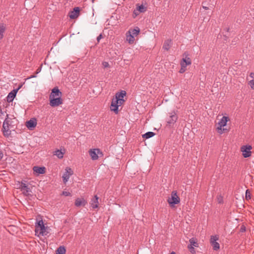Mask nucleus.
<instances>
[{
  "instance_id": "6",
  "label": "nucleus",
  "mask_w": 254,
  "mask_h": 254,
  "mask_svg": "<svg viewBox=\"0 0 254 254\" xmlns=\"http://www.w3.org/2000/svg\"><path fill=\"white\" fill-rule=\"evenodd\" d=\"M191 64V61L189 57V54L187 53H185L183 55V58L180 63L181 66L186 67L188 65H190Z\"/></svg>"
},
{
  "instance_id": "21",
  "label": "nucleus",
  "mask_w": 254,
  "mask_h": 254,
  "mask_svg": "<svg viewBox=\"0 0 254 254\" xmlns=\"http://www.w3.org/2000/svg\"><path fill=\"white\" fill-rule=\"evenodd\" d=\"M190 245L188 246V248L190 250L192 249L193 251H194V249L193 247H198V244L197 242L195 241L194 238H191L190 240Z\"/></svg>"
},
{
  "instance_id": "10",
  "label": "nucleus",
  "mask_w": 254,
  "mask_h": 254,
  "mask_svg": "<svg viewBox=\"0 0 254 254\" xmlns=\"http://www.w3.org/2000/svg\"><path fill=\"white\" fill-rule=\"evenodd\" d=\"M252 148V147L251 145L243 146L241 147V150L243 153V156L245 158L249 157L251 155L252 152L251 150Z\"/></svg>"
},
{
  "instance_id": "29",
  "label": "nucleus",
  "mask_w": 254,
  "mask_h": 254,
  "mask_svg": "<svg viewBox=\"0 0 254 254\" xmlns=\"http://www.w3.org/2000/svg\"><path fill=\"white\" fill-rule=\"evenodd\" d=\"M136 8L140 12V13L144 12L146 10V8L142 4L140 5H137Z\"/></svg>"
},
{
  "instance_id": "2",
  "label": "nucleus",
  "mask_w": 254,
  "mask_h": 254,
  "mask_svg": "<svg viewBox=\"0 0 254 254\" xmlns=\"http://www.w3.org/2000/svg\"><path fill=\"white\" fill-rule=\"evenodd\" d=\"M35 235L39 237L46 236L49 233V227L45 226L43 220H40L35 223Z\"/></svg>"
},
{
  "instance_id": "33",
  "label": "nucleus",
  "mask_w": 254,
  "mask_h": 254,
  "mask_svg": "<svg viewBox=\"0 0 254 254\" xmlns=\"http://www.w3.org/2000/svg\"><path fill=\"white\" fill-rule=\"evenodd\" d=\"M62 194H63V195H64L65 196L71 195V193L69 192L66 191H63Z\"/></svg>"
},
{
  "instance_id": "7",
  "label": "nucleus",
  "mask_w": 254,
  "mask_h": 254,
  "mask_svg": "<svg viewBox=\"0 0 254 254\" xmlns=\"http://www.w3.org/2000/svg\"><path fill=\"white\" fill-rule=\"evenodd\" d=\"M218 239L219 237L216 235L211 236L210 242L214 251H217L220 249L219 244L217 242Z\"/></svg>"
},
{
  "instance_id": "32",
  "label": "nucleus",
  "mask_w": 254,
  "mask_h": 254,
  "mask_svg": "<svg viewBox=\"0 0 254 254\" xmlns=\"http://www.w3.org/2000/svg\"><path fill=\"white\" fill-rule=\"evenodd\" d=\"M186 70V67L184 66H181V69L179 70V72L181 73H183L185 72Z\"/></svg>"
},
{
  "instance_id": "5",
  "label": "nucleus",
  "mask_w": 254,
  "mask_h": 254,
  "mask_svg": "<svg viewBox=\"0 0 254 254\" xmlns=\"http://www.w3.org/2000/svg\"><path fill=\"white\" fill-rule=\"evenodd\" d=\"M118 99L114 98L112 99L110 109L111 111H113L115 114H117L119 112V107L123 104L122 102H119Z\"/></svg>"
},
{
  "instance_id": "42",
  "label": "nucleus",
  "mask_w": 254,
  "mask_h": 254,
  "mask_svg": "<svg viewBox=\"0 0 254 254\" xmlns=\"http://www.w3.org/2000/svg\"><path fill=\"white\" fill-rule=\"evenodd\" d=\"M34 77H36V76H35V75H32V76H31L30 77H29V78H34Z\"/></svg>"
},
{
  "instance_id": "41",
  "label": "nucleus",
  "mask_w": 254,
  "mask_h": 254,
  "mask_svg": "<svg viewBox=\"0 0 254 254\" xmlns=\"http://www.w3.org/2000/svg\"><path fill=\"white\" fill-rule=\"evenodd\" d=\"M41 71V68H39L37 69L36 70V73H38L39 72H40Z\"/></svg>"
},
{
  "instance_id": "19",
  "label": "nucleus",
  "mask_w": 254,
  "mask_h": 254,
  "mask_svg": "<svg viewBox=\"0 0 254 254\" xmlns=\"http://www.w3.org/2000/svg\"><path fill=\"white\" fill-rule=\"evenodd\" d=\"M86 203V201L83 198H78L75 201V205L77 207L85 206Z\"/></svg>"
},
{
  "instance_id": "37",
  "label": "nucleus",
  "mask_w": 254,
  "mask_h": 254,
  "mask_svg": "<svg viewBox=\"0 0 254 254\" xmlns=\"http://www.w3.org/2000/svg\"><path fill=\"white\" fill-rule=\"evenodd\" d=\"M102 38V36L101 34L99 35L97 38V41L99 42V41L100 40V39Z\"/></svg>"
},
{
  "instance_id": "20",
  "label": "nucleus",
  "mask_w": 254,
  "mask_h": 254,
  "mask_svg": "<svg viewBox=\"0 0 254 254\" xmlns=\"http://www.w3.org/2000/svg\"><path fill=\"white\" fill-rule=\"evenodd\" d=\"M126 40L130 44H132L135 41L134 37L128 31L126 33Z\"/></svg>"
},
{
  "instance_id": "11",
  "label": "nucleus",
  "mask_w": 254,
  "mask_h": 254,
  "mask_svg": "<svg viewBox=\"0 0 254 254\" xmlns=\"http://www.w3.org/2000/svg\"><path fill=\"white\" fill-rule=\"evenodd\" d=\"M169 117L167 120V124L169 125H174L178 120V116L175 111L171 112L169 113Z\"/></svg>"
},
{
  "instance_id": "15",
  "label": "nucleus",
  "mask_w": 254,
  "mask_h": 254,
  "mask_svg": "<svg viewBox=\"0 0 254 254\" xmlns=\"http://www.w3.org/2000/svg\"><path fill=\"white\" fill-rule=\"evenodd\" d=\"M19 89V88L17 89H14L8 93L6 97L7 101L8 102H11L13 100Z\"/></svg>"
},
{
  "instance_id": "3",
  "label": "nucleus",
  "mask_w": 254,
  "mask_h": 254,
  "mask_svg": "<svg viewBox=\"0 0 254 254\" xmlns=\"http://www.w3.org/2000/svg\"><path fill=\"white\" fill-rule=\"evenodd\" d=\"M228 117L223 116L218 123L217 126L216 127V130H217L219 134H222L224 130H226L224 128L222 129V127L226 126L227 123L228 121Z\"/></svg>"
},
{
  "instance_id": "23",
  "label": "nucleus",
  "mask_w": 254,
  "mask_h": 254,
  "mask_svg": "<svg viewBox=\"0 0 254 254\" xmlns=\"http://www.w3.org/2000/svg\"><path fill=\"white\" fill-rule=\"evenodd\" d=\"M172 40L170 39H168L166 40L163 44V49L165 50L168 51L171 45H172Z\"/></svg>"
},
{
  "instance_id": "35",
  "label": "nucleus",
  "mask_w": 254,
  "mask_h": 254,
  "mask_svg": "<svg viewBox=\"0 0 254 254\" xmlns=\"http://www.w3.org/2000/svg\"><path fill=\"white\" fill-rule=\"evenodd\" d=\"M218 202L219 203H221L223 202V197L221 195L217 197Z\"/></svg>"
},
{
  "instance_id": "13",
  "label": "nucleus",
  "mask_w": 254,
  "mask_h": 254,
  "mask_svg": "<svg viewBox=\"0 0 254 254\" xmlns=\"http://www.w3.org/2000/svg\"><path fill=\"white\" fill-rule=\"evenodd\" d=\"M89 153L92 159L93 160H96L99 158L98 154L102 153L99 149H91L89 151Z\"/></svg>"
},
{
  "instance_id": "43",
  "label": "nucleus",
  "mask_w": 254,
  "mask_h": 254,
  "mask_svg": "<svg viewBox=\"0 0 254 254\" xmlns=\"http://www.w3.org/2000/svg\"><path fill=\"white\" fill-rule=\"evenodd\" d=\"M190 252L192 253H194L195 252V251H193L192 249L190 250Z\"/></svg>"
},
{
  "instance_id": "31",
  "label": "nucleus",
  "mask_w": 254,
  "mask_h": 254,
  "mask_svg": "<svg viewBox=\"0 0 254 254\" xmlns=\"http://www.w3.org/2000/svg\"><path fill=\"white\" fill-rule=\"evenodd\" d=\"M248 84L250 85L251 88L254 90V79H252L249 82Z\"/></svg>"
},
{
  "instance_id": "38",
  "label": "nucleus",
  "mask_w": 254,
  "mask_h": 254,
  "mask_svg": "<svg viewBox=\"0 0 254 254\" xmlns=\"http://www.w3.org/2000/svg\"><path fill=\"white\" fill-rule=\"evenodd\" d=\"M3 156V155L2 151L1 150H0V161L2 159Z\"/></svg>"
},
{
  "instance_id": "8",
  "label": "nucleus",
  "mask_w": 254,
  "mask_h": 254,
  "mask_svg": "<svg viewBox=\"0 0 254 254\" xmlns=\"http://www.w3.org/2000/svg\"><path fill=\"white\" fill-rule=\"evenodd\" d=\"M3 133L5 136H8L10 133L11 131L9 128V120L8 119H5L2 125Z\"/></svg>"
},
{
  "instance_id": "17",
  "label": "nucleus",
  "mask_w": 254,
  "mask_h": 254,
  "mask_svg": "<svg viewBox=\"0 0 254 254\" xmlns=\"http://www.w3.org/2000/svg\"><path fill=\"white\" fill-rule=\"evenodd\" d=\"M79 8L76 7L73 9V10L69 13V16L71 19L76 18L79 15Z\"/></svg>"
},
{
  "instance_id": "40",
  "label": "nucleus",
  "mask_w": 254,
  "mask_h": 254,
  "mask_svg": "<svg viewBox=\"0 0 254 254\" xmlns=\"http://www.w3.org/2000/svg\"><path fill=\"white\" fill-rule=\"evenodd\" d=\"M202 8H203V9H204L205 10H207V9H208V7L205 6H204V5H202Z\"/></svg>"
},
{
  "instance_id": "9",
  "label": "nucleus",
  "mask_w": 254,
  "mask_h": 254,
  "mask_svg": "<svg viewBox=\"0 0 254 254\" xmlns=\"http://www.w3.org/2000/svg\"><path fill=\"white\" fill-rule=\"evenodd\" d=\"M73 174V171L69 167H66L65 169V172L63 175V182L66 184L68 181L69 177Z\"/></svg>"
},
{
  "instance_id": "14",
  "label": "nucleus",
  "mask_w": 254,
  "mask_h": 254,
  "mask_svg": "<svg viewBox=\"0 0 254 254\" xmlns=\"http://www.w3.org/2000/svg\"><path fill=\"white\" fill-rule=\"evenodd\" d=\"M126 92L125 91L122 90L120 92H117L115 95V98L120 101L119 102H122L124 103L125 102V100L124 99V97L126 96Z\"/></svg>"
},
{
  "instance_id": "27",
  "label": "nucleus",
  "mask_w": 254,
  "mask_h": 254,
  "mask_svg": "<svg viewBox=\"0 0 254 254\" xmlns=\"http://www.w3.org/2000/svg\"><path fill=\"white\" fill-rule=\"evenodd\" d=\"M66 250L64 246H60L56 251V254H64Z\"/></svg>"
},
{
  "instance_id": "4",
  "label": "nucleus",
  "mask_w": 254,
  "mask_h": 254,
  "mask_svg": "<svg viewBox=\"0 0 254 254\" xmlns=\"http://www.w3.org/2000/svg\"><path fill=\"white\" fill-rule=\"evenodd\" d=\"M169 204L171 205L177 204L180 202V198L177 195L176 191H173L171 193V197H169L167 200Z\"/></svg>"
},
{
  "instance_id": "22",
  "label": "nucleus",
  "mask_w": 254,
  "mask_h": 254,
  "mask_svg": "<svg viewBox=\"0 0 254 254\" xmlns=\"http://www.w3.org/2000/svg\"><path fill=\"white\" fill-rule=\"evenodd\" d=\"M37 123L35 120H30L26 122V127L28 128H32L36 127Z\"/></svg>"
},
{
  "instance_id": "24",
  "label": "nucleus",
  "mask_w": 254,
  "mask_h": 254,
  "mask_svg": "<svg viewBox=\"0 0 254 254\" xmlns=\"http://www.w3.org/2000/svg\"><path fill=\"white\" fill-rule=\"evenodd\" d=\"M64 149L63 150H57L55 151L54 155L57 156L59 159H62L64 157Z\"/></svg>"
},
{
  "instance_id": "26",
  "label": "nucleus",
  "mask_w": 254,
  "mask_h": 254,
  "mask_svg": "<svg viewBox=\"0 0 254 254\" xmlns=\"http://www.w3.org/2000/svg\"><path fill=\"white\" fill-rule=\"evenodd\" d=\"M5 29V26L3 24H0V40L3 38Z\"/></svg>"
},
{
  "instance_id": "12",
  "label": "nucleus",
  "mask_w": 254,
  "mask_h": 254,
  "mask_svg": "<svg viewBox=\"0 0 254 254\" xmlns=\"http://www.w3.org/2000/svg\"><path fill=\"white\" fill-rule=\"evenodd\" d=\"M20 189L22 191L23 194L25 196H28L30 195V193L31 192L30 188H28V186H27L26 184L23 182H21Z\"/></svg>"
},
{
  "instance_id": "28",
  "label": "nucleus",
  "mask_w": 254,
  "mask_h": 254,
  "mask_svg": "<svg viewBox=\"0 0 254 254\" xmlns=\"http://www.w3.org/2000/svg\"><path fill=\"white\" fill-rule=\"evenodd\" d=\"M154 135H155V133H154L153 132L148 131V132L145 133V134H144L143 135H142V137L146 138V139H148V138L153 137Z\"/></svg>"
},
{
  "instance_id": "36",
  "label": "nucleus",
  "mask_w": 254,
  "mask_h": 254,
  "mask_svg": "<svg viewBox=\"0 0 254 254\" xmlns=\"http://www.w3.org/2000/svg\"><path fill=\"white\" fill-rule=\"evenodd\" d=\"M139 13L140 12L138 10H137L136 8L133 11V14L135 15V16L138 15Z\"/></svg>"
},
{
  "instance_id": "30",
  "label": "nucleus",
  "mask_w": 254,
  "mask_h": 254,
  "mask_svg": "<svg viewBox=\"0 0 254 254\" xmlns=\"http://www.w3.org/2000/svg\"><path fill=\"white\" fill-rule=\"evenodd\" d=\"M246 199L249 200L251 199V192L249 190H247L246 191Z\"/></svg>"
},
{
  "instance_id": "16",
  "label": "nucleus",
  "mask_w": 254,
  "mask_h": 254,
  "mask_svg": "<svg viewBox=\"0 0 254 254\" xmlns=\"http://www.w3.org/2000/svg\"><path fill=\"white\" fill-rule=\"evenodd\" d=\"M99 197L97 195H95L94 197L91 200L90 205L93 209H96L98 208L99 207V201H98Z\"/></svg>"
},
{
  "instance_id": "25",
  "label": "nucleus",
  "mask_w": 254,
  "mask_h": 254,
  "mask_svg": "<svg viewBox=\"0 0 254 254\" xmlns=\"http://www.w3.org/2000/svg\"><path fill=\"white\" fill-rule=\"evenodd\" d=\"M128 32H130V34L134 37L138 35L140 32V29L138 27H136L133 29H129Z\"/></svg>"
},
{
  "instance_id": "39",
  "label": "nucleus",
  "mask_w": 254,
  "mask_h": 254,
  "mask_svg": "<svg viewBox=\"0 0 254 254\" xmlns=\"http://www.w3.org/2000/svg\"><path fill=\"white\" fill-rule=\"evenodd\" d=\"M250 76L252 78H254V72H251V73L250 74Z\"/></svg>"
},
{
  "instance_id": "18",
  "label": "nucleus",
  "mask_w": 254,
  "mask_h": 254,
  "mask_svg": "<svg viewBox=\"0 0 254 254\" xmlns=\"http://www.w3.org/2000/svg\"><path fill=\"white\" fill-rule=\"evenodd\" d=\"M45 170L46 168L44 167L34 166L33 168L34 172L37 175L44 174L45 173Z\"/></svg>"
},
{
  "instance_id": "1",
  "label": "nucleus",
  "mask_w": 254,
  "mask_h": 254,
  "mask_svg": "<svg viewBox=\"0 0 254 254\" xmlns=\"http://www.w3.org/2000/svg\"><path fill=\"white\" fill-rule=\"evenodd\" d=\"M62 93L58 87H55L52 89L49 96L50 105L52 107H58L63 103L62 98Z\"/></svg>"
},
{
  "instance_id": "44",
  "label": "nucleus",
  "mask_w": 254,
  "mask_h": 254,
  "mask_svg": "<svg viewBox=\"0 0 254 254\" xmlns=\"http://www.w3.org/2000/svg\"><path fill=\"white\" fill-rule=\"evenodd\" d=\"M169 254H176V253L174 252H172V253H171Z\"/></svg>"
},
{
  "instance_id": "34",
  "label": "nucleus",
  "mask_w": 254,
  "mask_h": 254,
  "mask_svg": "<svg viewBox=\"0 0 254 254\" xmlns=\"http://www.w3.org/2000/svg\"><path fill=\"white\" fill-rule=\"evenodd\" d=\"M102 65L104 66V67H108L109 66V64L107 62H103L102 63Z\"/></svg>"
}]
</instances>
